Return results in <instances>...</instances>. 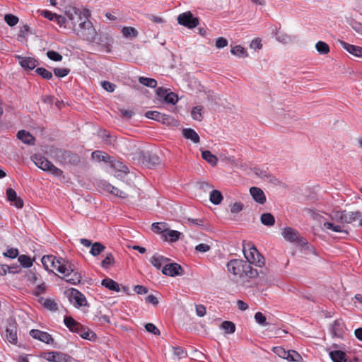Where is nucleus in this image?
<instances>
[{
  "label": "nucleus",
  "instance_id": "f257e3e1",
  "mask_svg": "<svg viewBox=\"0 0 362 362\" xmlns=\"http://www.w3.org/2000/svg\"><path fill=\"white\" fill-rule=\"evenodd\" d=\"M57 263V271L64 274V279L66 282L74 285L81 282L82 276L80 273L75 271L74 264L62 257L59 258Z\"/></svg>",
  "mask_w": 362,
  "mask_h": 362
},
{
  "label": "nucleus",
  "instance_id": "f03ea898",
  "mask_svg": "<svg viewBox=\"0 0 362 362\" xmlns=\"http://www.w3.org/2000/svg\"><path fill=\"white\" fill-rule=\"evenodd\" d=\"M31 159L39 168L47 171L56 177H60L63 174L61 169L57 168L52 162L40 154L33 155Z\"/></svg>",
  "mask_w": 362,
  "mask_h": 362
},
{
  "label": "nucleus",
  "instance_id": "7ed1b4c3",
  "mask_svg": "<svg viewBox=\"0 0 362 362\" xmlns=\"http://www.w3.org/2000/svg\"><path fill=\"white\" fill-rule=\"evenodd\" d=\"M332 221L341 223H351L361 216L359 211L347 213L346 211L332 210L329 214Z\"/></svg>",
  "mask_w": 362,
  "mask_h": 362
},
{
  "label": "nucleus",
  "instance_id": "20e7f679",
  "mask_svg": "<svg viewBox=\"0 0 362 362\" xmlns=\"http://www.w3.org/2000/svg\"><path fill=\"white\" fill-rule=\"evenodd\" d=\"M81 24H83V26L80 28H81V34L84 40L100 45L103 43L102 37H98L95 29L89 19H85V21H83Z\"/></svg>",
  "mask_w": 362,
  "mask_h": 362
},
{
  "label": "nucleus",
  "instance_id": "39448f33",
  "mask_svg": "<svg viewBox=\"0 0 362 362\" xmlns=\"http://www.w3.org/2000/svg\"><path fill=\"white\" fill-rule=\"evenodd\" d=\"M66 14L71 22L73 26H76L77 24L79 27H82L83 21H85V19H88L90 15V11L88 9H84L83 12L76 7H71L68 11H66Z\"/></svg>",
  "mask_w": 362,
  "mask_h": 362
},
{
  "label": "nucleus",
  "instance_id": "423d86ee",
  "mask_svg": "<svg viewBox=\"0 0 362 362\" xmlns=\"http://www.w3.org/2000/svg\"><path fill=\"white\" fill-rule=\"evenodd\" d=\"M243 252L247 263L254 264L259 267H262L264 265V257L254 245L250 247L248 251L244 249Z\"/></svg>",
  "mask_w": 362,
  "mask_h": 362
},
{
  "label": "nucleus",
  "instance_id": "0eeeda50",
  "mask_svg": "<svg viewBox=\"0 0 362 362\" xmlns=\"http://www.w3.org/2000/svg\"><path fill=\"white\" fill-rule=\"evenodd\" d=\"M138 156L141 163L147 168H151L160 163L159 157L150 151H139Z\"/></svg>",
  "mask_w": 362,
  "mask_h": 362
},
{
  "label": "nucleus",
  "instance_id": "6e6552de",
  "mask_svg": "<svg viewBox=\"0 0 362 362\" xmlns=\"http://www.w3.org/2000/svg\"><path fill=\"white\" fill-rule=\"evenodd\" d=\"M177 22L180 25L192 29L199 25V20L198 18L194 17L190 11H187L178 16Z\"/></svg>",
  "mask_w": 362,
  "mask_h": 362
},
{
  "label": "nucleus",
  "instance_id": "1a4fd4ad",
  "mask_svg": "<svg viewBox=\"0 0 362 362\" xmlns=\"http://www.w3.org/2000/svg\"><path fill=\"white\" fill-rule=\"evenodd\" d=\"M281 234L285 240L291 243H297L302 245L307 243L305 239L300 236L298 230L291 227H286Z\"/></svg>",
  "mask_w": 362,
  "mask_h": 362
},
{
  "label": "nucleus",
  "instance_id": "9d476101",
  "mask_svg": "<svg viewBox=\"0 0 362 362\" xmlns=\"http://www.w3.org/2000/svg\"><path fill=\"white\" fill-rule=\"evenodd\" d=\"M70 302L74 303L76 307H82L88 305L85 296L76 288H71L66 291Z\"/></svg>",
  "mask_w": 362,
  "mask_h": 362
},
{
  "label": "nucleus",
  "instance_id": "9b49d317",
  "mask_svg": "<svg viewBox=\"0 0 362 362\" xmlns=\"http://www.w3.org/2000/svg\"><path fill=\"white\" fill-rule=\"evenodd\" d=\"M245 262L241 259H231L227 263L228 271L235 276H243Z\"/></svg>",
  "mask_w": 362,
  "mask_h": 362
},
{
  "label": "nucleus",
  "instance_id": "f8f14e48",
  "mask_svg": "<svg viewBox=\"0 0 362 362\" xmlns=\"http://www.w3.org/2000/svg\"><path fill=\"white\" fill-rule=\"evenodd\" d=\"M30 335L33 339H37L47 344H52L54 342L52 335L44 331L33 329L30 331Z\"/></svg>",
  "mask_w": 362,
  "mask_h": 362
},
{
  "label": "nucleus",
  "instance_id": "ddd939ff",
  "mask_svg": "<svg viewBox=\"0 0 362 362\" xmlns=\"http://www.w3.org/2000/svg\"><path fill=\"white\" fill-rule=\"evenodd\" d=\"M145 116L147 118L152 119L156 121L162 122L164 124H168L173 120V118L170 115L160 113L158 111H151V110L147 111L145 113Z\"/></svg>",
  "mask_w": 362,
  "mask_h": 362
},
{
  "label": "nucleus",
  "instance_id": "4468645a",
  "mask_svg": "<svg viewBox=\"0 0 362 362\" xmlns=\"http://www.w3.org/2000/svg\"><path fill=\"white\" fill-rule=\"evenodd\" d=\"M183 269L177 263H170L165 264L162 269V273L170 276L182 275Z\"/></svg>",
  "mask_w": 362,
  "mask_h": 362
},
{
  "label": "nucleus",
  "instance_id": "2eb2a0df",
  "mask_svg": "<svg viewBox=\"0 0 362 362\" xmlns=\"http://www.w3.org/2000/svg\"><path fill=\"white\" fill-rule=\"evenodd\" d=\"M16 58L18 59L20 65L27 70H33L38 65L37 60L33 57L17 55Z\"/></svg>",
  "mask_w": 362,
  "mask_h": 362
},
{
  "label": "nucleus",
  "instance_id": "dca6fc26",
  "mask_svg": "<svg viewBox=\"0 0 362 362\" xmlns=\"http://www.w3.org/2000/svg\"><path fill=\"white\" fill-rule=\"evenodd\" d=\"M344 327L342 319H337L331 325V332L333 336L342 338L344 334Z\"/></svg>",
  "mask_w": 362,
  "mask_h": 362
},
{
  "label": "nucleus",
  "instance_id": "f3484780",
  "mask_svg": "<svg viewBox=\"0 0 362 362\" xmlns=\"http://www.w3.org/2000/svg\"><path fill=\"white\" fill-rule=\"evenodd\" d=\"M6 338L10 343L16 344L18 342L17 327L15 322L9 323L6 327Z\"/></svg>",
  "mask_w": 362,
  "mask_h": 362
},
{
  "label": "nucleus",
  "instance_id": "a211bd4d",
  "mask_svg": "<svg viewBox=\"0 0 362 362\" xmlns=\"http://www.w3.org/2000/svg\"><path fill=\"white\" fill-rule=\"evenodd\" d=\"M250 193L252 199L257 203L263 204L266 202V196L262 189L257 187H252L250 189Z\"/></svg>",
  "mask_w": 362,
  "mask_h": 362
},
{
  "label": "nucleus",
  "instance_id": "6ab92c4d",
  "mask_svg": "<svg viewBox=\"0 0 362 362\" xmlns=\"http://www.w3.org/2000/svg\"><path fill=\"white\" fill-rule=\"evenodd\" d=\"M339 43L344 49H345L349 53L358 57H362V47L356 46L354 45L349 44L344 41H339Z\"/></svg>",
  "mask_w": 362,
  "mask_h": 362
},
{
  "label": "nucleus",
  "instance_id": "aec40b11",
  "mask_svg": "<svg viewBox=\"0 0 362 362\" xmlns=\"http://www.w3.org/2000/svg\"><path fill=\"white\" fill-rule=\"evenodd\" d=\"M6 196L8 201L13 202V204L18 209L23 206V201L17 196L16 191L12 188L6 189Z\"/></svg>",
  "mask_w": 362,
  "mask_h": 362
},
{
  "label": "nucleus",
  "instance_id": "412c9836",
  "mask_svg": "<svg viewBox=\"0 0 362 362\" xmlns=\"http://www.w3.org/2000/svg\"><path fill=\"white\" fill-rule=\"evenodd\" d=\"M17 138L28 145H34L35 138L28 131L20 130L17 133Z\"/></svg>",
  "mask_w": 362,
  "mask_h": 362
},
{
  "label": "nucleus",
  "instance_id": "4be33fe9",
  "mask_svg": "<svg viewBox=\"0 0 362 362\" xmlns=\"http://www.w3.org/2000/svg\"><path fill=\"white\" fill-rule=\"evenodd\" d=\"M329 356L333 362H347L346 354L341 350H333L329 352Z\"/></svg>",
  "mask_w": 362,
  "mask_h": 362
},
{
  "label": "nucleus",
  "instance_id": "5701e85b",
  "mask_svg": "<svg viewBox=\"0 0 362 362\" xmlns=\"http://www.w3.org/2000/svg\"><path fill=\"white\" fill-rule=\"evenodd\" d=\"M56 257L54 255H44L41 262L45 269L49 272H53L52 268L55 264Z\"/></svg>",
  "mask_w": 362,
  "mask_h": 362
},
{
  "label": "nucleus",
  "instance_id": "b1692460",
  "mask_svg": "<svg viewBox=\"0 0 362 362\" xmlns=\"http://www.w3.org/2000/svg\"><path fill=\"white\" fill-rule=\"evenodd\" d=\"M182 135L187 139H190L194 144L199 142V136L191 128H186L182 130Z\"/></svg>",
  "mask_w": 362,
  "mask_h": 362
},
{
  "label": "nucleus",
  "instance_id": "393cba45",
  "mask_svg": "<svg viewBox=\"0 0 362 362\" xmlns=\"http://www.w3.org/2000/svg\"><path fill=\"white\" fill-rule=\"evenodd\" d=\"M101 284L110 291L116 292H119L120 291L119 284L112 279L106 278L103 279Z\"/></svg>",
  "mask_w": 362,
  "mask_h": 362
},
{
  "label": "nucleus",
  "instance_id": "a878e982",
  "mask_svg": "<svg viewBox=\"0 0 362 362\" xmlns=\"http://www.w3.org/2000/svg\"><path fill=\"white\" fill-rule=\"evenodd\" d=\"M169 261V259L158 254L154 255L150 259V262L158 269H160L163 263Z\"/></svg>",
  "mask_w": 362,
  "mask_h": 362
},
{
  "label": "nucleus",
  "instance_id": "bb28decb",
  "mask_svg": "<svg viewBox=\"0 0 362 362\" xmlns=\"http://www.w3.org/2000/svg\"><path fill=\"white\" fill-rule=\"evenodd\" d=\"M115 263V257L111 252H107L105 258L101 262V267L104 269H108Z\"/></svg>",
  "mask_w": 362,
  "mask_h": 362
},
{
  "label": "nucleus",
  "instance_id": "cd10ccee",
  "mask_svg": "<svg viewBox=\"0 0 362 362\" xmlns=\"http://www.w3.org/2000/svg\"><path fill=\"white\" fill-rule=\"evenodd\" d=\"M104 144L109 146H114L116 142L117 138L111 134L106 130H103L99 134Z\"/></svg>",
  "mask_w": 362,
  "mask_h": 362
},
{
  "label": "nucleus",
  "instance_id": "c85d7f7f",
  "mask_svg": "<svg viewBox=\"0 0 362 362\" xmlns=\"http://www.w3.org/2000/svg\"><path fill=\"white\" fill-rule=\"evenodd\" d=\"M91 156L93 158L96 159L98 161H105L106 163H110L112 161V157L106 153H103L100 151H95L92 153Z\"/></svg>",
  "mask_w": 362,
  "mask_h": 362
},
{
  "label": "nucleus",
  "instance_id": "c756f323",
  "mask_svg": "<svg viewBox=\"0 0 362 362\" xmlns=\"http://www.w3.org/2000/svg\"><path fill=\"white\" fill-rule=\"evenodd\" d=\"M202 157L204 160L211 164L212 166H215L217 164L218 158L216 156L213 155L209 151L206 150L202 152Z\"/></svg>",
  "mask_w": 362,
  "mask_h": 362
},
{
  "label": "nucleus",
  "instance_id": "7c9ffc66",
  "mask_svg": "<svg viewBox=\"0 0 362 362\" xmlns=\"http://www.w3.org/2000/svg\"><path fill=\"white\" fill-rule=\"evenodd\" d=\"M261 223L267 226H272L275 223L274 216L270 213H264L261 215Z\"/></svg>",
  "mask_w": 362,
  "mask_h": 362
},
{
  "label": "nucleus",
  "instance_id": "2f4dec72",
  "mask_svg": "<svg viewBox=\"0 0 362 362\" xmlns=\"http://www.w3.org/2000/svg\"><path fill=\"white\" fill-rule=\"evenodd\" d=\"M105 250V246L100 242H95L93 243L90 250V255L96 257L103 252Z\"/></svg>",
  "mask_w": 362,
  "mask_h": 362
},
{
  "label": "nucleus",
  "instance_id": "473e14b6",
  "mask_svg": "<svg viewBox=\"0 0 362 362\" xmlns=\"http://www.w3.org/2000/svg\"><path fill=\"white\" fill-rule=\"evenodd\" d=\"M244 274L246 276L249 278H255L259 275V272L256 269L252 268L251 264L245 262V267H244Z\"/></svg>",
  "mask_w": 362,
  "mask_h": 362
},
{
  "label": "nucleus",
  "instance_id": "72a5a7b5",
  "mask_svg": "<svg viewBox=\"0 0 362 362\" xmlns=\"http://www.w3.org/2000/svg\"><path fill=\"white\" fill-rule=\"evenodd\" d=\"M285 359L289 362H300L303 358L296 351L288 350Z\"/></svg>",
  "mask_w": 362,
  "mask_h": 362
},
{
  "label": "nucleus",
  "instance_id": "f704fd0d",
  "mask_svg": "<svg viewBox=\"0 0 362 362\" xmlns=\"http://www.w3.org/2000/svg\"><path fill=\"white\" fill-rule=\"evenodd\" d=\"M181 233L177 230L167 229L165 233H164V238L167 240L169 238L170 242H176L179 240Z\"/></svg>",
  "mask_w": 362,
  "mask_h": 362
},
{
  "label": "nucleus",
  "instance_id": "c9c22d12",
  "mask_svg": "<svg viewBox=\"0 0 362 362\" xmlns=\"http://www.w3.org/2000/svg\"><path fill=\"white\" fill-rule=\"evenodd\" d=\"M230 52L232 54L238 57L245 58L247 57V50L240 45H236L231 48Z\"/></svg>",
  "mask_w": 362,
  "mask_h": 362
},
{
  "label": "nucleus",
  "instance_id": "e433bc0d",
  "mask_svg": "<svg viewBox=\"0 0 362 362\" xmlns=\"http://www.w3.org/2000/svg\"><path fill=\"white\" fill-rule=\"evenodd\" d=\"M209 199L214 204H216V205L219 204L223 199V196H222L221 192L216 189L212 190L210 193Z\"/></svg>",
  "mask_w": 362,
  "mask_h": 362
},
{
  "label": "nucleus",
  "instance_id": "4c0bfd02",
  "mask_svg": "<svg viewBox=\"0 0 362 362\" xmlns=\"http://www.w3.org/2000/svg\"><path fill=\"white\" fill-rule=\"evenodd\" d=\"M139 82L141 84L149 88H156L157 86L156 80H155L154 78H147L144 76H140L139 78Z\"/></svg>",
  "mask_w": 362,
  "mask_h": 362
},
{
  "label": "nucleus",
  "instance_id": "58836bf2",
  "mask_svg": "<svg viewBox=\"0 0 362 362\" xmlns=\"http://www.w3.org/2000/svg\"><path fill=\"white\" fill-rule=\"evenodd\" d=\"M42 300H43L42 305L46 309L51 310V311H56L58 310L57 304L55 303V301L54 300H52L49 298L45 299V298H42L40 299V301H42Z\"/></svg>",
  "mask_w": 362,
  "mask_h": 362
},
{
  "label": "nucleus",
  "instance_id": "ea45409f",
  "mask_svg": "<svg viewBox=\"0 0 362 362\" xmlns=\"http://www.w3.org/2000/svg\"><path fill=\"white\" fill-rule=\"evenodd\" d=\"M64 322L66 327L69 329L70 332H73L76 327L79 326V322L76 321L71 316H66L64 319Z\"/></svg>",
  "mask_w": 362,
  "mask_h": 362
},
{
  "label": "nucleus",
  "instance_id": "a19ab883",
  "mask_svg": "<svg viewBox=\"0 0 362 362\" xmlns=\"http://www.w3.org/2000/svg\"><path fill=\"white\" fill-rule=\"evenodd\" d=\"M18 262L25 268H30L33 266V260L28 255H21L18 256Z\"/></svg>",
  "mask_w": 362,
  "mask_h": 362
},
{
  "label": "nucleus",
  "instance_id": "79ce46f5",
  "mask_svg": "<svg viewBox=\"0 0 362 362\" xmlns=\"http://www.w3.org/2000/svg\"><path fill=\"white\" fill-rule=\"evenodd\" d=\"M316 50L321 54H327L329 52V45L322 41H318L315 45Z\"/></svg>",
  "mask_w": 362,
  "mask_h": 362
},
{
  "label": "nucleus",
  "instance_id": "37998d69",
  "mask_svg": "<svg viewBox=\"0 0 362 362\" xmlns=\"http://www.w3.org/2000/svg\"><path fill=\"white\" fill-rule=\"evenodd\" d=\"M221 327L228 334H233L235 331V325L230 321H223L221 325Z\"/></svg>",
  "mask_w": 362,
  "mask_h": 362
},
{
  "label": "nucleus",
  "instance_id": "c03bdc74",
  "mask_svg": "<svg viewBox=\"0 0 362 362\" xmlns=\"http://www.w3.org/2000/svg\"><path fill=\"white\" fill-rule=\"evenodd\" d=\"M122 33L126 37H136L138 35V31L133 27H124Z\"/></svg>",
  "mask_w": 362,
  "mask_h": 362
},
{
  "label": "nucleus",
  "instance_id": "a18cd8bd",
  "mask_svg": "<svg viewBox=\"0 0 362 362\" xmlns=\"http://www.w3.org/2000/svg\"><path fill=\"white\" fill-rule=\"evenodd\" d=\"M151 228L153 232L162 234L163 237H164V233H165L167 230L165 223H153Z\"/></svg>",
  "mask_w": 362,
  "mask_h": 362
},
{
  "label": "nucleus",
  "instance_id": "49530a36",
  "mask_svg": "<svg viewBox=\"0 0 362 362\" xmlns=\"http://www.w3.org/2000/svg\"><path fill=\"white\" fill-rule=\"evenodd\" d=\"M203 107L202 106H196L193 107L191 115L192 117L197 121H202L203 119L202 116Z\"/></svg>",
  "mask_w": 362,
  "mask_h": 362
},
{
  "label": "nucleus",
  "instance_id": "de8ad7c7",
  "mask_svg": "<svg viewBox=\"0 0 362 362\" xmlns=\"http://www.w3.org/2000/svg\"><path fill=\"white\" fill-rule=\"evenodd\" d=\"M35 72L42 78L46 80H49L52 78V74L45 68L38 67L35 69Z\"/></svg>",
  "mask_w": 362,
  "mask_h": 362
},
{
  "label": "nucleus",
  "instance_id": "09e8293b",
  "mask_svg": "<svg viewBox=\"0 0 362 362\" xmlns=\"http://www.w3.org/2000/svg\"><path fill=\"white\" fill-rule=\"evenodd\" d=\"M39 276L40 275L38 274L33 272V271L30 270L26 272V274L24 276V278L26 281L32 284H35L38 281Z\"/></svg>",
  "mask_w": 362,
  "mask_h": 362
},
{
  "label": "nucleus",
  "instance_id": "8fccbe9b",
  "mask_svg": "<svg viewBox=\"0 0 362 362\" xmlns=\"http://www.w3.org/2000/svg\"><path fill=\"white\" fill-rule=\"evenodd\" d=\"M55 358L54 362H70L72 359L71 356L69 355L57 351Z\"/></svg>",
  "mask_w": 362,
  "mask_h": 362
},
{
  "label": "nucleus",
  "instance_id": "3c124183",
  "mask_svg": "<svg viewBox=\"0 0 362 362\" xmlns=\"http://www.w3.org/2000/svg\"><path fill=\"white\" fill-rule=\"evenodd\" d=\"M4 20L9 26H14L18 22V18L13 14H6Z\"/></svg>",
  "mask_w": 362,
  "mask_h": 362
},
{
  "label": "nucleus",
  "instance_id": "603ef678",
  "mask_svg": "<svg viewBox=\"0 0 362 362\" xmlns=\"http://www.w3.org/2000/svg\"><path fill=\"white\" fill-rule=\"evenodd\" d=\"M53 71L57 77L62 78L67 76L70 72V69L67 68H54Z\"/></svg>",
  "mask_w": 362,
  "mask_h": 362
},
{
  "label": "nucleus",
  "instance_id": "864d4df0",
  "mask_svg": "<svg viewBox=\"0 0 362 362\" xmlns=\"http://www.w3.org/2000/svg\"><path fill=\"white\" fill-rule=\"evenodd\" d=\"M47 57L54 62H60L62 59V56L57 52L49 50L47 52Z\"/></svg>",
  "mask_w": 362,
  "mask_h": 362
},
{
  "label": "nucleus",
  "instance_id": "5fc2aeb1",
  "mask_svg": "<svg viewBox=\"0 0 362 362\" xmlns=\"http://www.w3.org/2000/svg\"><path fill=\"white\" fill-rule=\"evenodd\" d=\"M164 100L167 103L175 105L177 102L178 98L177 95L173 92L169 91L168 93L165 95Z\"/></svg>",
  "mask_w": 362,
  "mask_h": 362
},
{
  "label": "nucleus",
  "instance_id": "6e6d98bb",
  "mask_svg": "<svg viewBox=\"0 0 362 362\" xmlns=\"http://www.w3.org/2000/svg\"><path fill=\"white\" fill-rule=\"evenodd\" d=\"M18 250L17 248H10L4 252L3 255L6 257L14 259L18 256Z\"/></svg>",
  "mask_w": 362,
  "mask_h": 362
},
{
  "label": "nucleus",
  "instance_id": "4d7b16f0",
  "mask_svg": "<svg viewBox=\"0 0 362 362\" xmlns=\"http://www.w3.org/2000/svg\"><path fill=\"white\" fill-rule=\"evenodd\" d=\"M255 320L260 325L264 326L267 324L266 317L261 312L255 313Z\"/></svg>",
  "mask_w": 362,
  "mask_h": 362
},
{
  "label": "nucleus",
  "instance_id": "13d9d810",
  "mask_svg": "<svg viewBox=\"0 0 362 362\" xmlns=\"http://www.w3.org/2000/svg\"><path fill=\"white\" fill-rule=\"evenodd\" d=\"M101 86L107 92L112 93L115 90L116 85L113 83L103 81L101 82Z\"/></svg>",
  "mask_w": 362,
  "mask_h": 362
},
{
  "label": "nucleus",
  "instance_id": "bf43d9fd",
  "mask_svg": "<svg viewBox=\"0 0 362 362\" xmlns=\"http://www.w3.org/2000/svg\"><path fill=\"white\" fill-rule=\"evenodd\" d=\"M145 329L148 332L152 333L154 335H160V330L153 323H146Z\"/></svg>",
  "mask_w": 362,
  "mask_h": 362
},
{
  "label": "nucleus",
  "instance_id": "052dcab7",
  "mask_svg": "<svg viewBox=\"0 0 362 362\" xmlns=\"http://www.w3.org/2000/svg\"><path fill=\"white\" fill-rule=\"evenodd\" d=\"M324 227L327 229L332 230L334 232H341L342 229L340 226L334 225L331 222H325L324 223Z\"/></svg>",
  "mask_w": 362,
  "mask_h": 362
},
{
  "label": "nucleus",
  "instance_id": "680f3d73",
  "mask_svg": "<svg viewBox=\"0 0 362 362\" xmlns=\"http://www.w3.org/2000/svg\"><path fill=\"white\" fill-rule=\"evenodd\" d=\"M46 291V285L44 282L36 286L35 291H33V294L36 296H39L43 294Z\"/></svg>",
  "mask_w": 362,
  "mask_h": 362
},
{
  "label": "nucleus",
  "instance_id": "e2e57ef3",
  "mask_svg": "<svg viewBox=\"0 0 362 362\" xmlns=\"http://www.w3.org/2000/svg\"><path fill=\"white\" fill-rule=\"evenodd\" d=\"M56 354L57 351L45 352L42 354V356L48 361L54 362Z\"/></svg>",
  "mask_w": 362,
  "mask_h": 362
},
{
  "label": "nucleus",
  "instance_id": "0e129e2a",
  "mask_svg": "<svg viewBox=\"0 0 362 362\" xmlns=\"http://www.w3.org/2000/svg\"><path fill=\"white\" fill-rule=\"evenodd\" d=\"M215 45H216V48H218V49L223 48L228 45V40L226 38L222 37H218L216 40Z\"/></svg>",
  "mask_w": 362,
  "mask_h": 362
},
{
  "label": "nucleus",
  "instance_id": "69168bd1",
  "mask_svg": "<svg viewBox=\"0 0 362 362\" xmlns=\"http://www.w3.org/2000/svg\"><path fill=\"white\" fill-rule=\"evenodd\" d=\"M211 249L210 245L205 243H200L195 247V250L199 252H206Z\"/></svg>",
  "mask_w": 362,
  "mask_h": 362
},
{
  "label": "nucleus",
  "instance_id": "338daca9",
  "mask_svg": "<svg viewBox=\"0 0 362 362\" xmlns=\"http://www.w3.org/2000/svg\"><path fill=\"white\" fill-rule=\"evenodd\" d=\"M111 194L120 198H126L127 197V194L125 192L114 186L112 187Z\"/></svg>",
  "mask_w": 362,
  "mask_h": 362
},
{
  "label": "nucleus",
  "instance_id": "774afa93",
  "mask_svg": "<svg viewBox=\"0 0 362 362\" xmlns=\"http://www.w3.org/2000/svg\"><path fill=\"white\" fill-rule=\"evenodd\" d=\"M170 89H166L163 87H159L156 90V94L160 98L164 100L165 98V95L168 93Z\"/></svg>",
  "mask_w": 362,
  "mask_h": 362
}]
</instances>
